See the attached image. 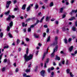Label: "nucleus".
Here are the masks:
<instances>
[{"label":"nucleus","instance_id":"58","mask_svg":"<svg viewBox=\"0 0 77 77\" xmlns=\"http://www.w3.org/2000/svg\"><path fill=\"white\" fill-rule=\"evenodd\" d=\"M18 50L19 51H21V48H19L18 49Z\"/></svg>","mask_w":77,"mask_h":77},{"label":"nucleus","instance_id":"50","mask_svg":"<svg viewBox=\"0 0 77 77\" xmlns=\"http://www.w3.org/2000/svg\"><path fill=\"white\" fill-rule=\"evenodd\" d=\"M45 35H46V33H45V32H44V33H43V37H45Z\"/></svg>","mask_w":77,"mask_h":77},{"label":"nucleus","instance_id":"51","mask_svg":"<svg viewBox=\"0 0 77 77\" xmlns=\"http://www.w3.org/2000/svg\"><path fill=\"white\" fill-rule=\"evenodd\" d=\"M44 27H45V28H47V25H45L44 26Z\"/></svg>","mask_w":77,"mask_h":77},{"label":"nucleus","instance_id":"10","mask_svg":"<svg viewBox=\"0 0 77 77\" xmlns=\"http://www.w3.org/2000/svg\"><path fill=\"white\" fill-rule=\"evenodd\" d=\"M30 8H31V6H30V5H29V6L27 8V12H28V11H30Z\"/></svg>","mask_w":77,"mask_h":77},{"label":"nucleus","instance_id":"23","mask_svg":"<svg viewBox=\"0 0 77 77\" xmlns=\"http://www.w3.org/2000/svg\"><path fill=\"white\" fill-rule=\"evenodd\" d=\"M3 36V33L1 32L0 33V37H1V38H2Z\"/></svg>","mask_w":77,"mask_h":77},{"label":"nucleus","instance_id":"1","mask_svg":"<svg viewBox=\"0 0 77 77\" xmlns=\"http://www.w3.org/2000/svg\"><path fill=\"white\" fill-rule=\"evenodd\" d=\"M29 53V48H27L26 51V54L25 55L24 57L25 60V62H27L31 59H32L33 55L32 54H30L29 56H27Z\"/></svg>","mask_w":77,"mask_h":77},{"label":"nucleus","instance_id":"54","mask_svg":"<svg viewBox=\"0 0 77 77\" xmlns=\"http://www.w3.org/2000/svg\"><path fill=\"white\" fill-rule=\"evenodd\" d=\"M24 17L25 18H27V14H26L25 15V16Z\"/></svg>","mask_w":77,"mask_h":77},{"label":"nucleus","instance_id":"19","mask_svg":"<svg viewBox=\"0 0 77 77\" xmlns=\"http://www.w3.org/2000/svg\"><path fill=\"white\" fill-rule=\"evenodd\" d=\"M73 48V46H71L70 48H69V50L70 51H71L72 50Z\"/></svg>","mask_w":77,"mask_h":77},{"label":"nucleus","instance_id":"11","mask_svg":"<svg viewBox=\"0 0 77 77\" xmlns=\"http://www.w3.org/2000/svg\"><path fill=\"white\" fill-rule=\"evenodd\" d=\"M38 7H39V5H38V4H36L35 6V9H37L38 8Z\"/></svg>","mask_w":77,"mask_h":77},{"label":"nucleus","instance_id":"31","mask_svg":"<svg viewBox=\"0 0 77 77\" xmlns=\"http://www.w3.org/2000/svg\"><path fill=\"white\" fill-rule=\"evenodd\" d=\"M36 25H35V24H34L33 25H32L30 26V28H33L34 27V26H35Z\"/></svg>","mask_w":77,"mask_h":77},{"label":"nucleus","instance_id":"20","mask_svg":"<svg viewBox=\"0 0 77 77\" xmlns=\"http://www.w3.org/2000/svg\"><path fill=\"white\" fill-rule=\"evenodd\" d=\"M2 56H3V54H2L1 55H0V63L2 62L1 60L2 59Z\"/></svg>","mask_w":77,"mask_h":77},{"label":"nucleus","instance_id":"28","mask_svg":"<svg viewBox=\"0 0 77 77\" xmlns=\"http://www.w3.org/2000/svg\"><path fill=\"white\" fill-rule=\"evenodd\" d=\"M34 36L36 38H39V35H36V34H34Z\"/></svg>","mask_w":77,"mask_h":77},{"label":"nucleus","instance_id":"60","mask_svg":"<svg viewBox=\"0 0 77 77\" xmlns=\"http://www.w3.org/2000/svg\"><path fill=\"white\" fill-rule=\"evenodd\" d=\"M61 54H64V52H63V51H61L60 52Z\"/></svg>","mask_w":77,"mask_h":77},{"label":"nucleus","instance_id":"62","mask_svg":"<svg viewBox=\"0 0 77 77\" xmlns=\"http://www.w3.org/2000/svg\"><path fill=\"white\" fill-rule=\"evenodd\" d=\"M51 70H53V69H54V67H51Z\"/></svg>","mask_w":77,"mask_h":77},{"label":"nucleus","instance_id":"22","mask_svg":"<svg viewBox=\"0 0 77 77\" xmlns=\"http://www.w3.org/2000/svg\"><path fill=\"white\" fill-rule=\"evenodd\" d=\"M71 12L73 13H77V10H72L71 11Z\"/></svg>","mask_w":77,"mask_h":77},{"label":"nucleus","instance_id":"16","mask_svg":"<svg viewBox=\"0 0 77 77\" xmlns=\"http://www.w3.org/2000/svg\"><path fill=\"white\" fill-rule=\"evenodd\" d=\"M73 20H75V17H72V18L70 19H69V20L70 21H72Z\"/></svg>","mask_w":77,"mask_h":77},{"label":"nucleus","instance_id":"46","mask_svg":"<svg viewBox=\"0 0 77 77\" xmlns=\"http://www.w3.org/2000/svg\"><path fill=\"white\" fill-rule=\"evenodd\" d=\"M47 63H45V66L44 67L45 68H46L47 67Z\"/></svg>","mask_w":77,"mask_h":77},{"label":"nucleus","instance_id":"26","mask_svg":"<svg viewBox=\"0 0 77 77\" xmlns=\"http://www.w3.org/2000/svg\"><path fill=\"white\" fill-rule=\"evenodd\" d=\"M30 68L29 69H27L26 70V72H30Z\"/></svg>","mask_w":77,"mask_h":77},{"label":"nucleus","instance_id":"21","mask_svg":"<svg viewBox=\"0 0 77 77\" xmlns=\"http://www.w3.org/2000/svg\"><path fill=\"white\" fill-rule=\"evenodd\" d=\"M22 25L23 27H24V26L25 27H26L27 26V24H25V23H22Z\"/></svg>","mask_w":77,"mask_h":77},{"label":"nucleus","instance_id":"29","mask_svg":"<svg viewBox=\"0 0 77 77\" xmlns=\"http://www.w3.org/2000/svg\"><path fill=\"white\" fill-rule=\"evenodd\" d=\"M6 69V68L5 67H3L2 69V72H4Z\"/></svg>","mask_w":77,"mask_h":77},{"label":"nucleus","instance_id":"32","mask_svg":"<svg viewBox=\"0 0 77 77\" xmlns=\"http://www.w3.org/2000/svg\"><path fill=\"white\" fill-rule=\"evenodd\" d=\"M10 30V27H9V26H7V31H9Z\"/></svg>","mask_w":77,"mask_h":77},{"label":"nucleus","instance_id":"9","mask_svg":"<svg viewBox=\"0 0 77 77\" xmlns=\"http://www.w3.org/2000/svg\"><path fill=\"white\" fill-rule=\"evenodd\" d=\"M12 26H13V22L11 21L9 23V26L10 27H12Z\"/></svg>","mask_w":77,"mask_h":77},{"label":"nucleus","instance_id":"7","mask_svg":"<svg viewBox=\"0 0 77 77\" xmlns=\"http://www.w3.org/2000/svg\"><path fill=\"white\" fill-rule=\"evenodd\" d=\"M26 4H24L22 8V9L23 10H25V9H26Z\"/></svg>","mask_w":77,"mask_h":77},{"label":"nucleus","instance_id":"34","mask_svg":"<svg viewBox=\"0 0 77 77\" xmlns=\"http://www.w3.org/2000/svg\"><path fill=\"white\" fill-rule=\"evenodd\" d=\"M64 42L65 43V44H67V43H68V42L66 39H64Z\"/></svg>","mask_w":77,"mask_h":77},{"label":"nucleus","instance_id":"61","mask_svg":"<svg viewBox=\"0 0 77 77\" xmlns=\"http://www.w3.org/2000/svg\"><path fill=\"white\" fill-rule=\"evenodd\" d=\"M31 20V19L30 18H29L27 20H26V21H30Z\"/></svg>","mask_w":77,"mask_h":77},{"label":"nucleus","instance_id":"59","mask_svg":"<svg viewBox=\"0 0 77 77\" xmlns=\"http://www.w3.org/2000/svg\"><path fill=\"white\" fill-rule=\"evenodd\" d=\"M32 65V64H31V63L28 66V68H30L31 67V66Z\"/></svg>","mask_w":77,"mask_h":77},{"label":"nucleus","instance_id":"64","mask_svg":"<svg viewBox=\"0 0 77 77\" xmlns=\"http://www.w3.org/2000/svg\"><path fill=\"white\" fill-rule=\"evenodd\" d=\"M74 2V0H72L71 2V3H73Z\"/></svg>","mask_w":77,"mask_h":77},{"label":"nucleus","instance_id":"48","mask_svg":"<svg viewBox=\"0 0 77 77\" xmlns=\"http://www.w3.org/2000/svg\"><path fill=\"white\" fill-rule=\"evenodd\" d=\"M62 29L63 31H65V27H63L62 28Z\"/></svg>","mask_w":77,"mask_h":77},{"label":"nucleus","instance_id":"6","mask_svg":"<svg viewBox=\"0 0 77 77\" xmlns=\"http://www.w3.org/2000/svg\"><path fill=\"white\" fill-rule=\"evenodd\" d=\"M62 64H65V60H62L61 61V63H59V66H61L62 65Z\"/></svg>","mask_w":77,"mask_h":77},{"label":"nucleus","instance_id":"45","mask_svg":"<svg viewBox=\"0 0 77 77\" xmlns=\"http://www.w3.org/2000/svg\"><path fill=\"white\" fill-rule=\"evenodd\" d=\"M51 69H50V68H48V72H50V71H51Z\"/></svg>","mask_w":77,"mask_h":77},{"label":"nucleus","instance_id":"5","mask_svg":"<svg viewBox=\"0 0 77 77\" xmlns=\"http://www.w3.org/2000/svg\"><path fill=\"white\" fill-rule=\"evenodd\" d=\"M11 3V1H7V8H8L9 7V5Z\"/></svg>","mask_w":77,"mask_h":77},{"label":"nucleus","instance_id":"25","mask_svg":"<svg viewBox=\"0 0 77 77\" xmlns=\"http://www.w3.org/2000/svg\"><path fill=\"white\" fill-rule=\"evenodd\" d=\"M45 17V16L43 17L39 21L40 23H42V20H43L44 19Z\"/></svg>","mask_w":77,"mask_h":77},{"label":"nucleus","instance_id":"56","mask_svg":"<svg viewBox=\"0 0 77 77\" xmlns=\"http://www.w3.org/2000/svg\"><path fill=\"white\" fill-rule=\"evenodd\" d=\"M65 17H66V16L65 15V14L63 15V18H65Z\"/></svg>","mask_w":77,"mask_h":77},{"label":"nucleus","instance_id":"35","mask_svg":"<svg viewBox=\"0 0 77 77\" xmlns=\"http://www.w3.org/2000/svg\"><path fill=\"white\" fill-rule=\"evenodd\" d=\"M18 10V8H15L14 9V11H17V10Z\"/></svg>","mask_w":77,"mask_h":77},{"label":"nucleus","instance_id":"30","mask_svg":"<svg viewBox=\"0 0 77 77\" xmlns=\"http://www.w3.org/2000/svg\"><path fill=\"white\" fill-rule=\"evenodd\" d=\"M57 37H55V41L57 42Z\"/></svg>","mask_w":77,"mask_h":77},{"label":"nucleus","instance_id":"55","mask_svg":"<svg viewBox=\"0 0 77 77\" xmlns=\"http://www.w3.org/2000/svg\"><path fill=\"white\" fill-rule=\"evenodd\" d=\"M49 32V29L48 28L47 30V33H48Z\"/></svg>","mask_w":77,"mask_h":77},{"label":"nucleus","instance_id":"52","mask_svg":"<svg viewBox=\"0 0 77 77\" xmlns=\"http://www.w3.org/2000/svg\"><path fill=\"white\" fill-rule=\"evenodd\" d=\"M17 0L14 1V4H15V3H17Z\"/></svg>","mask_w":77,"mask_h":77},{"label":"nucleus","instance_id":"49","mask_svg":"<svg viewBox=\"0 0 77 77\" xmlns=\"http://www.w3.org/2000/svg\"><path fill=\"white\" fill-rule=\"evenodd\" d=\"M26 41H29V39L28 38H26Z\"/></svg>","mask_w":77,"mask_h":77},{"label":"nucleus","instance_id":"36","mask_svg":"<svg viewBox=\"0 0 77 77\" xmlns=\"http://www.w3.org/2000/svg\"><path fill=\"white\" fill-rule=\"evenodd\" d=\"M8 35L10 38H12V35L10 33H8Z\"/></svg>","mask_w":77,"mask_h":77},{"label":"nucleus","instance_id":"42","mask_svg":"<svg viewBox=\"0 0 77 77\" xmlns=\"http://www.w3.org/2000/svg\"><path fill=\"white\" fill-rule=\"evenodd\" d=\"M7 61V59H5L4 60V62H5V63H6V62Z\"/></svg>","mask_w":77,"mask_h":77},{"label":"nucleus","instance_id":"27","mask_svg":"<svg viewBox=\"0 0 77 77\" xmlns=\"http://www.w3.org/2000/svg\"><path fill=\"white\" fill-rule=\"evenodd\" d=\"M66 71L67 72V74H70V70L68 69H67L66 70Z\"/></svg>","mask_w":77,"mask_h":77},{"label":"nucleus","instance_id":"14","mask_svg":"<svg viewBox=\"0 0 77 77\" xmlns=\"http://www.w3.org/2000/svg\"><path fill=\"white\" fill-rule=\"evenodd\" d=\"M10 12V11H8L7 12H5V13L4 14H5V15H8L9 14Z\"/></svg>","mask_w":77,"mask_h":77},{"label":"nucleus","instance_id":"57","mask_svg":"<svg viewBox=\"0 0 77 77\" xmlns=\"http://www.w3.org/2000/svg\"><path fill=\"white\" fill-rule=\"evenodd\" d=\"M11 17H12V18H15V16L12 15L11 16Z\"/></svg>","mask_w":77,"mask_h":77},{"label":"nucleus","instance_id":"18","mask_svg":"<svg viewBox=\"0 0 77 77\" xmlns=\"http://www.w3.org/2000/svg\"><path fill=\"white\" fill-rule=\"evenodd\" d=\"M50 17H47L46 18V21H49V20H50Z\"/></svg>","mask_w":77,"mask_h":77},{"label":"nucleus","instance_id":"3","mask_svg":"<svg viewBox=\"0 0 77 77\" xmlns=\"http://www.w3.org/2000/svg\"><path fill=\"white\" fill-rule=\"evenodd\" d=\"M49 49V47H48L46 50V52L44 54L43 56L42 59V60H43L44 59V58H45V55H46V54H47V53H48V50Z\"/></svg>","mask_w":77,"mask_h":77},{"label":"nucleus","instance_id":"37","mask_svg":"<svg viewBox=\"0 0 77 77\" xmlns=\"http://www.w3.org/2000/svg\"><path fill=\"white\" fill-rule=\"evenodd\" d=\"M69 74L70 76H71V77H73L74 76V75H73L72 74V73L70 72Z\"/></svg>","mask_w":77,"mask_h":77},{"label":"nucleus","instance_id":"38","mask_svg":"<svg viewBox=\"0 0 77 77\" xmlns=\"http://www.w3.org/2000/svg\"><path fill=\"white\" fill-rule=\"evenodd\" d=\"M39 20H37L36 21V23H35V25H36V24H38V23H39Z\"/></svg>","mask_w":77,"mask_h":77},{"label":"nucleus","instance_id":"53","mask_svg":"<svg viewBox=\"0 0 77 77\" xmlns=\"http://www.w3.org/2000/svg\"><path fill=\"white\" fill-rule=\"evenodd\" d=\"M23 30L24 32H26V28H24L23 29Z\"/></svg>","mask_w":77,"mask_h":77},{"label":"nucleus","instance_id":"47","mask_svg":"<svg viewBox=\"0 0 77 77\" xmlns=\"http://www.w3.org/2000/svg\"><path fill=\"white\" fill-rule=\"evenodd\" d=\"M27 76V75L26 74V73H24L23 74V77H26V76Z\"/></svg>","mask_w":77,"mask_h":77},{"label":"nucleus","instance_id":"39","mask_svg":"<svg viewBox=\"0 0 77 77\" xmlns=\"http://www.w3.org/2000/svg\"><path fill=\"white\" fill-rule=\"evenodd\" d=\"M49 61V59L48 58L47 60L45 62V63H48Z\"/></svg>","mask_w":77,"mask_h":77},{"label":"nucleus","instance_id":"44","mask_svg":"<svg viewBox=\"0 0 77 77\" xmlns=\"http://www.w3.org/2000/svg\"><path fill=\"white\" fill-rule=\"evenodd\" d=\"M9 47V46H5L4 47V48L5 49V48H8Z\"/></svg>","mask_w":77,"mask_h":77},{"label":"nucleus","instance_id":"15","mask_svg":"<svg viewBox=\"0 0 77 77\" xmlns=\"http://www.w3.org/2000/svg\"><path fill=\"white\" fill-rule=\"evenodd\" d=\"M56 60H60V57H59L57 56H56Z\"/></svg>","mask_w":77,"mask_h":77},{"label":"nucleus","instance_id":"13","mask_svg":"<svg viewBox=\"0 0 77 77\" xmlns=\"http://www.w3.org/2000/svg\"><path fill=\"white\" fill-rule=\"evenodd\" d=\"M63 8H61L60 9V13H62L63 12Z\"/></svg>","mask_w":77,"mask_h":77},{"label":"nucleus","instance_id":"24","mask_svg":"<svg viewBox=\"0 0 77 77\" xmlns=\"http://www.w3.org/2000/svg\"><path fill=\"white\" fill-rule=\"evenodd\" d=\"M72 30L73 31H75V30H76V29H75V27H73L72 28Z\"/></svg>","mask_w":77,"mask_h":77},{"label":"nucleus","instance_id":"43","mask_svg":"<svg viewBox=\"0 0 77 77\" xmlns=\"http://www.w3.org/2000/svg\"><path fill=\"white\" fill-rule=\"evenodd\" d=\"M72 40V38H69V40H68L69 42H70V41H71Z\"/></svg>","mask_w":77,"mask_h":77},{"label":"nucleus","instance_id":"4","mask_svg":"<svg viewBox=\"0 0 77 77\" xmlns=\"http://www.w3.org/2000/svg\"><path fill=\"white\" fill-rule=\"evenodd\" d=\"M45 71L44 70H42L41 72V74L42 75L43 77L45 75Z\"/></svg>","mask_w":77,"mask_h":77},{"label":"nucleus","instance_id":"41","mask_svg":"<svg viewBox=\"0 0 77 77\" xmlns=\"http://www.w3.org/2000/svg\"><path fill=\"white\" fill-rule=\"evenodd\" d=\"M19 70V69H18V68H17L15 70L16 72H18Z\"/></svg>","mask_w":77,"mask_h":77},{"label":"nucleus","instance_id":"2","mask_svg":"<svg viewBox=\"0 0 77 77\" xmlns=\"http://www.w3.org/2000/svg\"><path fill=\"white\" fill-rule=\"evenodd\" d=\"M58 48V46H56L55 47V48L54 49V51L51 54V57H54V53L56 52L57 51V48Z\"/></svg>","mask_w":77,"mask_h":77},{"label":"nucleus","instance_id":"8","mask_svg":"<svg viewBox=\"0 0 77 77\" xmlns=\"http://www.w3.org/2000/svg\"><path fill=\"white\" fill-rule=\"evenodd\" d=\"M11 19V16L9 15L6 21H9Z\"/></svg>","mask_w":77,"mask_h":77},{"label":"nucleus","instance_id":"12","mask_svg":"<svg viewBox=\"0 0 77 77\" xmlns=\"http://www.w3.org/2000/svg\"><path fill=\"white\" fill-rule=\"evenodd\" d=\"M49 6L50 7H52V6H54V4H53V2H51L49 4Z\"/></svg>","mask_w":77,"mask_h":77},{"label":"nucleus","instance_id":"63","mask_svg":"<svg viewBox=\"0 0 77 77\" xmlns=\"http://www.w3.org/2000/svg\"><path fill=\"white\" fill-rule=\"evenodd\" d=\"M38 45L40 47H41V45H42L40 43H39L38 44Z\"/></svg>","mask_w":77,"mask_h":77},{"label":"nucleus","instance_id":"40","mask_svg":"<svg viewBox=\"0 0 77 77\" xmlns=\"http://www.w3.org/2000/svg\"><path fill=\"white\" fill-rule=\"evenodd\" d=\"M28 31L29 32H31V28H29L28 29Z\"/></svg>","mask_w":77,"mask_h":77},{"label":"nucleus","instance_id":"33","mask_svg":"<svg viewBox=\"0 0 77 77\" xmlns=\"http://www.w3.org/2000/svg\"><path fill=\"white\" fill-rule=\"evenodd\" d=\"M20 42V40H19V39H17V45H18Z\"/></svg>","mask_w":77,"mask_h":77},{"label":"nucleus","instance_id":"17","mask_svg":"<svg viewBox=\"0 0 77 77\" xmlns=\"http://www.w3.org/2000/svg\"><path fill=\"white\" fill-rule=\"evenodd\" d=\"M50 41V36H49L48 37V38H47V42H49V41Z\"/></svg>","mask_w":77,"mask_h":77}]
</instances>
